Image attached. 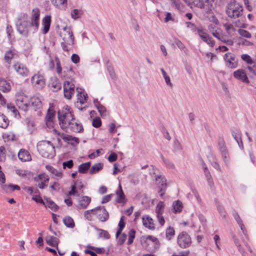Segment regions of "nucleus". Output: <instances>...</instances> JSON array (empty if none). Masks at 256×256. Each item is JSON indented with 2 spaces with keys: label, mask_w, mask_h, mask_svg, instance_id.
Returning a JSON list of instances; mask_svg holds the SVG:
<instances>
[{
  "label": "nucleus",
  "mask_w": 256,
  "mask_h": 256,
  "mask_svg": "<svg viewBox=\"0 0 256 256\" xmlns=\"http://www.w3.org/2000/svg\"><path fill=\"white\" fill-rule=\"evenodd\" d=\"M58 118L60 127L66 132H82L83 131L82 124L75 118L71 108L68 106L58 111Z\"/></svg>",
  "instance_id": "nucleus-1"
},
{
  "label": "nucleus",
  "mask_w": 256,
  "mask_h": 256,
  "mask_svg": "<svg viewBox=\"0 0 256 256\" xmlns=\"http://www.w3.org/2000/svg\"><path fill=\"white\" fill-rule=\"evenodd\" d=\"M226 12L230 18H240L243 14V6L236 0H228L226 6Z\"/></svg>",
  "instance_id": "nucleus-2"
},
{
  "label": "nucleus",
  "mask_w": 256,
  "mask_h": 256,
  "mask_svg": "<svg viewBox=\"0 0 256 256\" xmlns=\"http://www.w3.org/2000/svg\"><path fill=\"white\" fill-rule=\"evenodd\" d=\"M37 150L40 154L46 158H52L55 156V147L50 141H40L37 144Z\"/></svg>",
  "instance_id": "nucleus-3"
},
{
  "label": "nucleus",
  "mask_w": 256,
  "mask_h": 256,
  "mask_svg": "<svg viewBox=\"0 0 256 256\" xmlns=\"http://www.w3.org/2000/svg\"><path fill=\"white\" fill-rule=\"evenodd\" d=\"M16 103L18 108L24 112L30 107L28 98L22 93H18L16 96Z\"/></svg>",
  "instance_id": "nucleus-4"
},
{
  "label": "nucleus",
  "mask_w": 256,
  "mask_h": 256,
  "mask_svg": "<svg viewBox=\"0 0 256 256\" xmlns=\"http://www.w3.org/2000/svg\"><path fill=\"white\" fill-rule=\"evenodd\" d=\"M64 30L66 32L65 36H67L68 38L65 36L63 38L64 42L61 43V46L64 51L68 52L70 48L67 44L72 46L74 44V38L72 31L70 27H65Z\"/></svg>",
  "instance_id": "nucleus-5"
},
{
  "label": "nucleus",
  "mask_w": 256,
  "mask_h": 256,
  "mask_svg": "<svg viewBox=\"0 0 256 256\" xmlns=\"http://www.w3.org/2000/svg\"><path fill=\"white\" fill-rule=\"evenodd\" d=\"M192 242L190 236L186 232H182L177 236L178 245L182 248L190 246Z\"/></svg>",
  "instance_id": "nucleus-6"
},
{
  "label": "nucleus",
  "mask_w": 256,
  "mask_h": 256,
  "mask_svg": "<svg viewBox=\"0 0 256 256\" xmlns=\"http://www.w3.org/2000/svg\"><path fill=\"white\" fill-rule=\"evenodd\" d=\"M142 244L148 250L154 251L159 248L160 242L155 236H148L144 238Z\"/></svg>",
  "instance_id": "nucleus-7"
},
{
  "label": "nucleus",
  "mask_w": 256,
  "mask_h": 256,
  "mask_svg": "<svg viewBox=\"0 0 256 256\" xmlns=\"http://www.w3.org/2000/svg\"><path fill=\"white\" fill-rule=\"evenodd\" d=\"M74 81L72 78H69L64 82V96L67 99H70L74 92Z\"/></svg>",
  "instance_id": "nucleus-8"
},
{
  "label": "nucleus",
  "mask_w": 256,
  "mask_h": 256,
  "mask_svg": "<svg viewBox=\"0 0 256 256\" xmlns=\"http://www.w3.org/2000/svg\"><path fill=\"white\" fill-rule=\"evenodd\" d=\"M32 28L30 22L27 20H22L19 24H17V30L18 32L22 35L26 36L30 32H32Z\"/></svg>",
  "instance_id": "nucleus-9"
},
{
  "label": "nucleus",
  "mask_w": 256,
  "mask_h": 256,
  "mask_svg": "<svg viewBox=\"0 0 256 256\" xmlns=\"http://www.w3.org/2000/svg\"><path fill=\"white\" fill-rule=\"evenodd\" d=\"M40 12L38 8H34L32 12L31 21L30 22L32 28V33L36 32L38 28Z\"/></svg>",
  "instance_id": "nucleus-10"
},
{
  "label": "nucleus",
  "mask_w": 256,
  "mask_h": 256,
  "mask_svg": "<svg viewBox=\"0 0 256 256\" xmlns=\"http://www.w3.org/2000/svg\"><path fill=\"white\" fill-rule=\"evenodd\" d=\"M156 181L157 185L160 188L158 192L160 196L162 198L164 194V190L166 188V180L164 176L158 174L156 176Z\"/></svg>",
  "instance_id": "nucleus-11"
},
{
  "label": "nucleus",
  "mask_w": 256,
  "mask_h": 256,
  "mask_svg": "<svg viewBox=\"0 0 256 256\" xmlns=\"http://www.w3.org/2000/svg\"><path fill=\"white\" fill-rule=\"evenodd\" d=\"M76 90L78 92V101L76 104V106L78 109L82 110L85 109V106L82 107V104H84L86 102L88 95L81 88L79 90L78 88H76Z\"/></svg>",
  "instance_id": "nucleus-12"
},
{
  "label": "nucleus",
  "mask_w": 256,
  "mask_h": 256,
  "mask_svg": "<svg viewBox=\"0 0 256 256\" xmlns=\"http://www.w3.org/2000/svg\"><path fill=\"white\" fill-rule=\"evenodd\" d=\"M94 215L102 222H106L109 217L107 210L104 207L97 206L94 208Z\"/></svg>",
  "instance_id": "nucleus-13"
},
{
  "label": "nucleus",
  "mask_w": 256,
  "mask_h": 256,
  "mask_svg": "<svg viewBox=\"0 0 256 256\" xmlns=\"http://www.w3.org/2000/svg\"><path fill=\"white\" fill-rule=\"evenodd\" d=\"M78 202V208H79L86 209L91 202V198L90 196H80L76 194Z\"/></svg>",
  "instance_id": "nucleus-14"
},
{
  "label": "nucleus",
  "mask_w": 256,
  "mask_h": 256,
  "mask_svg": "<svg viewBox=\"0 0 256 256\" xmlns=\"http://www.w3.org/2000/svg\"><path fill=\"white\" fill-rule=\"evenodd\" d=\"M32 84L38 88H42L46 85L45 79L43 76L40 74H35L31 79Z\"/></svg>",
  "instance_id": "nucleus-15"
},
{
  "label": "nucleus",
  "mask_w": 256,
  "mask_h": 256,
  "mask_svg": "<svg viewBox=\"0 0 256 256\" xmlns=\"http://www.w3.org/2000/svg\"><path fill=\"white\" fill-rule=\"evenodd\" d=\"M224 60L227 67L230 68H234L238 66V62L236 60L234 55L230 52L224 54Z\"/></svg>",
  "instance_id": "nucleus-16"
},
{
  "label": "nucleus",
  "mask_w": 256,
  "mask_h": 256,
  "mask_svg": "<svg viewBox=\"0 0 256 256\" xmlns=\"http://www.w3.org/2000/svg\"><path fill=\"white\" fill-rule=\"evenodd\" d=\"M13 67L18 74L22 76H28V70L24 64L18 62L14 64Z\"/></svg>",
  "instance_id": "nucleus-17"
},
{
  "label": "nucleus",
  "mask_w": 256,
  "mask_h": 256,
  "mask_svg": "<svg viewBox=\"0 0 256 256\" xmlns=\"http://www.w3.org/2000/svg\"><path fill=\"white\" fill-rule=\"evenodd\" d=\"M232 138L236 142L239 147L243 149L244 146L242 140V134L240 130L236 128H232L230 130Z\"/></svg>",
  "instance_id": "nucleus-18"
},
{
  "label": "nucleus",
  "mask_w": 256,
  "mask_h": 256,
  "mask_svg": "<svg viewBox=\"0 0 256 256\" xmlns=\"http://www.w3.org/2000/svg\"><path fill=\"white\" fill-rule=\"evenodd\" d=\"M34 180L36 182L40 181V183L38 184V187L40 189H44L49 181V176L45 174H40L35 177Z\"/></svg>",
  "instance_id": "nucleus-19"
},
{
  "label": "nucleus",
  "mask_w": 256,
  "mask_h": 256,
  "mask_svg": "<svg viewBox=\"0 0 256 256\" xmlns=\"http://www.w3.org/2000/svg\"><path fill=\"white\" fill-rule=\"evenodd\" d=\"M234 76L244 83H248L249 80L246 72L242 69H239L234 72Z\"/></svg>",
  "instance_id": "nucleus-20"
},
{
  "label": "nucleus",
  "mask_w": 256,
  "mask_h": 256,
  "mask_svg": "<svg viewBox=\"0 0 256 256\" xmlns=\"http://www.w3.org/2000/svg\"><path fill=\"white\" fill-rule=\"evenodd\" d=\"M55 116V111L50 106L48 110L47 114L46 116L45 120L46 126L50 127L53 124V119Z\"/></svg>",
  "instance_id": "nucleus-21"
},
{
  "label": "nucleus",
  "mask_w": 256,
  "mask_h": 256,
  "mask_svg": "<svg viewBox=\"0 0 256 256\" xmlns=\"http://www.w3.org/2000/svg\"><path fill=\"white\" fill-rule=\"evenodd\" d=\"M51 24V16L50 15L46 16L42 20V32L44 34L48 32Z\"/></svg>",
  "instance_id": "nucleus-22"
},
{
  "label": "nucleus",
  "mask_w": 256,
  "mask_h": 256,
  "mask_svg": "<svg viewBox=\"0 0 256 256\" xmlns=\"http://www.w3.org/2000/svg\"><path fill=\"white\" fill-rule=\"evenodd\" d=\"M84 184L81 180H76L74 184L71 186V190L68 192L69 195L78 194V190H80L84 188Z\"/></svg>",
  "instance_id": "nucleus-23"
},
{
  "label": "nucleus",
  "mask_w": 256,
  "mask_h": 256,
  "mask_svg": "<svg viewBox=\"0 0 256 256\" xmlns=\"http://www.w3.org/2000/svg\"><path fill=\"white\" fill-rule=\"evenodd\" d=\"M18 158L22 162H29L32 160V158L29 152L24 149H21L18 153Z\"/></svg>",
  "instance_id": "nucleus-24"
},
{
  "label": "nucleus",
  "mask_w": 256,
  "mask_h": 256,
  "mask_svg": "<svg viewBox=\"0 0 256 256\" xmlns=\"http://www.w3.org/2000/svg\"><path fill=\"white\" fill-rule=\"evenodd\" d=\"M142 219L144 226L150 230L154 228L153 220L150 216L148 215L144 216Z\"/></svg>",
  "instance_id": "nucleus-25"
},
{
  "label": "nucleus",
  "mask_w": 256,
  "mask_h": 256,
  "mask_svg": "<svg viewBox=\"0 0 256 256\" xmlns=\"http://www.w3.org/2000/svg\"><path fill=\"white\" fill-rule=\"evenodd\" d=\"M30 102V106H32L36 109H39L42 106V103L40 98L36 96L31 98Z\"/></svg>",
  "instance_id": "nucleus-26"
},
{
  "label": "nucleus",
  "mask_w": 256,
  "mask_h": 256,
  "mask_svg": "<svg viewBox=\"0 0 256 256\" xmlns=\"http://www.w3.org/2000/svg\"><path fill=\"white\" fill-rule=\"evenodd\" d=\"M94 106L98 110L101 116H106L107 114L106 109L104 106L101 104L98 99L94 100Z\"/></svg>",
  "instance_id": "nucleus-27"
},
{
  "label": "nucleus",
  "mask_w": 256,
  "mask_h": 256,
  "mask_svg": "<svg viewBox=\"0 0 256 256\" xmlns=\"http://www.w3.org/2000/svg\"><path fill=\"white\" fill-rule=\"evenodd\" d=\"M46 240L48 245L56 247L57 250H58V244L59 242V240L57 238L48 235L46 237Z\"/></svg>",
  "instance_id": "nucleus-28"
},
{
  "label": "nucleus",
  "mask_w": 256,
  "mask_h": 256,
  "mask_svg": "<svg viewBox=\"0 0 256 256\" xmlns=\"http://www.w3.org/2000/svg\"><path fill=\"white\" fill-rule=\"evenodd\" d=\"M2 189L6 192H10L15 190H20V188L18 185L9 184H2Z\"/></svg>",
  "instance_id": "nucleus-29"
},
{
  "label": "nucleus",
  "mask_w": 256,
  "mask_h": 256,
  "mask_svg": "<svg viewBox=\"0 0 256 256\" xmlns=\"http://www.w3.org/2000/svg\"><path fill=\"white\" fill-rule=\"evenodd\" d=\"M11 86L9 82L4 79L0 78V90L6 92L10 90Z\"/></svg>",
  "instance_id": "nucleus-30"
},
{
  "label": "nucleus",
  "mask_w": 256,
  "mask_h": 256,
  "mask_svg": "<svg viewBox=\"0 0 256 256\" xmlns=\"http://www.w3.org/2000/svg\"><path fill=\"white\" fill-rule=\"evenodd\" d=\"M172 211L174 214L180 213L183 209V204L181 201L177 200L172 204Z\"/></svg>",
  "instance_id": "nucleus-31"
},
{
  "label": "nucleus",
  "mask_w": 256,
  "mask_h": 256,
  "mask_svg": "<svg viewBox=\"0 0 256 256\" xmlns=\"http://www.w3.org/2000/svg\"><path fill=\"white\" fill-rule=\"evenodd\" d=\"M17 56V52L14 49H10L6 52L4 59L6 62H10Z\"/></svg>",
  "instance_id": "nucleus-32"
},
{
  "label": "nucleus",
  "mask_w": 256,
  "mask_h": 256,
  "mask_svg": "<svg viewBox=\"0 0 256 256\" xmlns=\"http://www.w3.org/2000/svg\"><path fill=\"white\" fill-rule=\"evenodd\" d=\"M222 158L224 163V164L228 166L230 164V157L228 149H226L221 151H220Z\"/></svg>",
  "instance_id": "nucleus-33"
},
{
  "label": "nucleus",
  "mask_w": 256,
  "mask_h": 256,
  "mask_svg": "<svg viewBox=\"0 0 256 256\" xmlns=\"http://www.w3.org/2000/svg\"><path fill=\"white\" fill-rule=\"evenodd\" d=\"M90 162H86L80 164L78 166V172L81 174H86L90 169Z\"/></svg>",
  "instance_id": "nucleus-34"
},
{
  "label": "nucleus",
  "mask_w": 256,
  "mask_h": 256,
  "mask_svg": "<svg viewBox=\"0 0 256 256\" xmlns=\"http://www.w3.org/2000/svg\"><path fill=\"white\" fill-rule=\"evenodd\" d=\"M9 124L8 118L2 114H0V127L2 128H6Z\"/></svg>",
  "instance_id": "nucleus-35"
},
{
  "label": "nucleus",
  "mask_w": 256,
  "mask_h": 256,
  "mask_svg": "<svg viewBox=\"0 0 256 256\" xmlns=\"http://www.w3.org/2000/svg\"><path fill=\"white\" fill-rule=\"evenodd\" d=\"M82 14V10L80 9H74L70 12L72 18L75 20L80 18Z\"/></svg>",
  "instance_id": "nucleus-36"
},
{
  "label": "nucleus",
  "mask_w": 256,
  "mask_h": 256,
  "mask_svg": "<svg viewBox=\"0 0 256 256\" xmlns=\"http://www.w3.org/2000/svg\"><path fill=\"white\" fill-rule=\"evenodd\" d=\"M54 134L60 136L63 140L65 142L71 141L72 140V137L71 136L65 134L64 133H60L58 132L56 130L54 129L53 130Z\"/></svg>",
  "instance_id": "nucleus-37"
},
{
  "label": "nucleus",
  "mask_w": 256,
  "mask_h": 256,
  "mask_svg": "<svg viewBox=\"0 0 256 256\" xmlns=\"http://www.w3.org/2000/svg\"><path fill=\"white\" fill-rule=\"evenodd\" d=\"M63 222L65 226L70 228H73L74 226V223L73 219L70 216H66L63 219Z\"/></svg>",
  "instance_id": "nucleus-38"
},
{
  "label": "nucleus",
  "mask_w": 256,
  "mask_h": 256,
  "mask_svg": "<svg viewBox=\"0 0 256 256\" xmlns=\"http://www.w3.org/2000/svg\"><path fill=\"white\" fill-rule=\"evenodd\" d=\"M68 0H50L52 4L58 8H62Z\"/></svg>",
  "instance_id": "nucleus-39"
},
{
  "label": "nucleus",
  "mask_w": 256,
  "mask_h": 256,
  "mask_svg": "<svg viewBox=\"0 0 256 256\" xmlns=\"http://www.w3.org/2000/svg\"><path fill=\"white\" fill-rule=\"evenodd\" d=\"M103 164L101 163L95 164L93 165L90 170V174H95L102 168Z\"/></svg>",
  "instance_id": "nucleus-40"
},
{
  "label": "nucleus",
  "mask_w": 256,
  "mask_h": 256,
  "mask_svg": "<svg viewBox=\"0 0 256 256\" xmlns=\"http://www.w3.org/2000/svg\"><path fill=\"white\" fill-rule=\"evenodd\" d=\"M241 58L248 64L247 66L252 65L255 61V60L252 58L248 54H242L241 55Z\"/></svg>",
  "instance_id": "nucleus-41"
},
{
  "label": "nucleus",
  "mask_w": 256,
  "mask_h": 256,
  "mask_svg": "<svg viewBox=\"0 0 256 256\" xmlns=\"http://www.w3.org/2000/svg\"><path fill=\"white\" fill-rule=\"evenodd\" d=\"M215 202L218 212L223 218H225L226 216V212L225 211L224 208L216 200H215Z\"/></svg>",
  "instance_id": "nucleus-42"
},
{
  "label": "nucleus",
  "mask_w": 256,
  "mask_h": 256,
  "mask_svg": "<svg viewBox=\"0 0 256 256\" xmlns=\"http://www.w3.org/2000/svg\"><path fill=\"white\" fill-rule=\"evenodd\" d=\"M175 234L174 230L173 228L170 226L166 230V240H170L174 236Z\"/></svg>",
  "instance_id": "nucleus-43"
},
{
  "label": "nucleus",
  "mask_w": 256,
  "mask_h": 256,
  "mask_svg": "<svg viewBox=\"0 0 256 256\" xmlns=\"http://www.w3.org/2000/svg\"><path fill=\"white\" fill-rule=\"evenodd\" d=\"M212 35L222 42H226V36L223 34L220 30H218L216 32H213Z\"/></svg>",
  "instance_id": "nucleus-44"
},
{
  "label": "nucleus",
  "mask_w": 256,
  "mask_h": 256,
  "mask_svg": "<svg viewBox=\"0 0 256 256\" xmlns=\"http://www.w3.org/2000/svg\"><path fill=\"white\" fill-rule=\"evenodd\" d=\"M92 214L94 215V208L86 210L84 214L85 219L89 221L92 220Z\"/></svg>",
  "instance_id": "nucleus-45"
},
{
  "label": "nucleus",
  "mask_w": 256,
  "mask_h": 256,
  "mask_svg": "<svg viewBox=\"0 0 256 256\" xmlns=\"http://www.w3.org/2000/svg\"><path fill=\"white\" fill-rule=\"evenodd\" d=\"M212 159L210 160V162H211V164L212 166L216 170L220 171L221 168L218 162L217 158L215 156H212Z\"/></svg>",
  "instance_id": "nucleus-46"
},
{
  "label": "nucleus",
  "mask_w": 256,
  "mask_h": 256,
  "mask_svg": "<svg viewBox=\"0 0 256 256\" xmlns=\"http://www.w3.org/2000/svg\"><path fill=\"white\" fill-rule=\"evenodd\" d=\"M7 108L10 111L12 112L14 116L15 117H16L17 116H18V118H20V115L18 113V110L12 104H7Z\"/></svg>",
  "instance_id": "nucleus-47"
},
{
  "label": "nucleus",
  "mask_w": 256,
  "mask_h": 256,
  "mask_svg": "<svg viewBox=\"0 0 256 256\" xmlns=\"http://www.w3.org/2000/svg\"><path fill=\"white\" fill-rule=\"evenodd\" d=\"M116 194L118 196V202H122L124 201V192H122L121 186L119 185V189L116 191Z\"/></svg>",
  "instance_id": "nucleus-48"
},
{
  "label": "nucleus",
  "mask_w": 256,
  "mask_h": 256,
  "mask_svg": "<svg viewBox=\"0 0 256 256\" xmlns=\"http://www.w3.org/2000/svg\"><path fill=\"white\" fill-rule=\"evenodd\" d=\"M50 87L51 90L54 92H56L61 88V84L56 80L50 84Z\"/></svg>",
  "instance_id": "nucleus-49"
},
{
  "label": "nucleus",
  "mask_w": 256,
  "mask_h": 256,
  "mask_svg": "<svg viewBox=\"0 0 256 256\" xmlns=\"http://www.w3.org/2000/svg\"><path fill=\"white\" fill-rule=\"evenodd\" d=\"M136 231L134 229L130 230L128 232V239L127 242V244L130 245L132 244L135 238Z\"/></svg>",
  "instance_id": "nucleus-50"
},
{
  "label": "nucleus",
  "mask_w": 256,
  "mask_h": 256,
  "mask_svg": "<svg viewBox=\"0 0 256 256\" xmlns=\"http://www.w3.org/2000/svg\"><path fill=\"white\" fill-rule=\"evenodd\" d=\"M196 32L198 34L201 39L202 38L203 36H206L208 35V34L206 32V30L202 26H200L198 28Z\"/></svg>",
  "instance_id": "nucleus-51"
},
{
  "label": "nucleus",
  "mask_w": 256,
  "mask_h": 256,
  "mask_svg": "<svg viewBox=\"0 0 256 256\" xmlns=\"http://www.w3.org/2000/svg\"><path fill=\"white\" fill-rule=\"evenodd\" d=\"M196 32L198 34L201 39L202 38L203 36H206L208 35V34L206 32V30L202 26H200L198 28Z\"/></svg>",
  "instance_id": "nucleus-52"
},
{
  "label": "nucleus",
  "mask_w": 256,
  "mask_h": 256,
  "mask_svg": "<svg viewBox=\"0 0 256 256\" xmlns=\"http://www.w3.org/2000/svg\"><path fill=\"white\" fill-rule=\"evenodd\" d=\"M196 32L198 34L201 39L202 38L203 36H206L208 35V34L206 32V30L202 26H200L198 28Z\"/></svg>",
  "instance_id": "nucleus-53"
},
{
  "label": "nucleus",
  "mask_w": 256,
  "mask_h": 256,
  "mask_svg": "<svg viewBox=\"0 0 256 256\" xmlns=\"http://www.w3.org/2000/svg\"><path fill=\"white\" fill-rule=\"evenodd\" d=\"M160 71L162 72V76L165 80L166 83L167 85L170 86H172V84L170 82V76L167 74L166 72L164 70L163 68H160Z\"/></svg>",
  "instance_id": "nucleus-54"
},
{
  "label": "nucleus",
  "mask_w": 256,
  "mask_h": 256,
  "mask_svg": "<svg viewBox=\"0 0 256 256\" xmlns=\"http://www.w3.org/2000/svg\"><path fill=\"white\" fill-rule=\"evenodd\" d=\"M46 206L52 210L56 212L58 210V206L52 200H46Z\"/></svg>",
  "instance_id": "nucleus-55"
},
{
  "label": "nucleus",
  "mask_w": 256,
  "mask_h": 256,
  "mask_svg": "<svg viewBox=\"0 0 256 256\" xmlns=\"http://www.w3.org/2000/svg\"><path fill=\"white\" fill-rule=\"evenodd\" d=\"M204 173L209 186L212 187L214 185V182L209 170H206Z\"/></svg>",
  "instance_id": "nucleus-56"
},
{
  "label": "nucleus",
  "mask_w": 256,
  "mask_h": 256,
  "mask_svg": "<svg viewBox=\"0 0 256 256\" xmlns=\"http://www.w3.org/2000/svg\"><path fill=\"white\" fill-rule=\"evenodd\" d=\"M246 68L250 74H253L256 76V60H255L252 65L247 66Z\"/></svg>",
  "instance_id": "nucleus-57"
},
{
  "label": "nucleus",
  "mask_w": 256,
  "mask_h": 256,
  "mask_svg": "<svg viewBox=\"0 0 256 256\" xmlns=\"http://www.w3.org/2000/svg\"><path fill=\"white\" fill-rule=\"evenodd\" d=\"M218 146L220 151L227 149L225 142L222 137H219L218 140Z\"/></svg>",
  "instance_id": "nucleus-58"
},
{
  "label": "nucleus",
  "mask_w": 256,
  "mask_h": 256,
  "mask_svg": "<svg viewBox=\"0 0 256 256\" xmlns=\"http://www.w3.org/2000/svg\"><path fill=\"white\" fill-rule=\"evenodd\" d=\"M182 149V146L180 142L177 140H175L173 144V150L174 152H179Z\"/></svg>",
  "instance_id": "nucleus-59"
},
{
  "label": "nucleus",
  "mask_w": 256,
  "mask_h": 256,
  "mask_svg": "<svg viewBox=\"0 0 256 256\" xmlns=\"http://www.w3.org/2000/svg\"><path fill=\"white\" fill-rule=\"evenodd\" d=\"M226 30L230 34L233 35L236 31V29L234 26L231 24H226L224 25Z\"/></svg>",
  "instance_id": "nucleus-60"
},
{
  "label": "nucleus",
  "mask_w": 256,
  "mask_h": 256,
  "mask_svg": "<svg viewBox=\"0 0 256 256\" xmlns=\"http://www.w3.org/2000/svg\"><path fill=\"white\" fill-rule=\"evenodd\" d=\"M185 24H186V27L188 28H190L192 32H193L194 33H196V31L198 27H196V26L194 24H193L190 22H185Z\"/></svg>",
  "instance_id": "nucleus-61"
},
{
  "label": "nucleus",
  "mask_w": 256,
  "mask_h": 256,
  "mask_svg": "<svg viewBox=\"0 0 256 256\" xmlns=\"http://www.w3.org/2000/svg\"><path fill=\"white\" fill-rule=\"evenodd\" d=\"M238 34L242 36H244L246 38H250L252 37V35L250 33L243 29H239Z\"/></svg>",
  "instance_id": "nucleus-62"
},
{
  "label": "nucleus",
  "mask_w": 256,
  "mask_h": 256,
  "mask_svg": "<svg viewBox=\"0 0 256 256\" xmlns=\"http://www.w3.org/2000/svg\"><path fill=\"white\" fill-rule=\"evenodd\" d=\"M55 60L56 65V72L59 75L62 76V68L60 66V62L58 57L55 58Z\"/></svg>",
  "instance_id": "nucleus-63"
},
{
  "label": "nucleus",
  "mask_w": 256,
  "mask_h": 256,
  "mask_svg": "<svg viewBox=\"0 0 256 256\" xmlns=\"http://www.w3.org/2000/svg\"><path fill=\"white\" fill-rule=\"evenodd\" d=\"M92 124L94 128H99L102 124L100 118L98 117H96L93 119Z\"/></svg>",
  "instance_id": "nucleus-64"
}]
</instances>
